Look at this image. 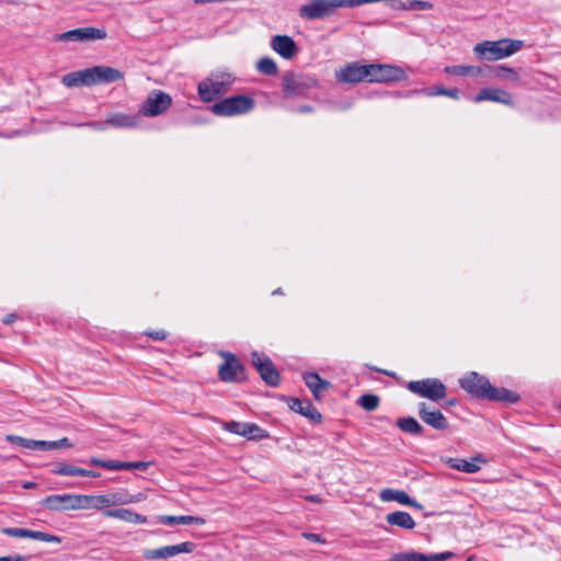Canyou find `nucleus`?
<instances>
[{
  "instance_id": "obj_29",
  "label": "nucleus",
  "mask_w": 561,
  "mask_h": 561,
  "mask_svg": "<svg viewBox=\"0 0 561 561\" xmlns=\"http://www.w3.org/2000/svg\"><path fill=\"white\" fill-rule=\"evenodd\" d=\"M158 520L162 525H204L206 523L205 518L199 516H191V515H182V516H172V515H161L158 517Z\"/></svg>"
},
{
  "instance_id": "obj_54",
  "label": "nucleus",
  "mask_w": 561,
  "mask_h": 561,
  "mask_svg": "<svg viewBox=\"0 0 561 561\" xmlns=\"http://www.w3.org/2000/svg\"><path fill=\"white\" fill-rule=\"evenodd\" d=\"M22 486H23L24 489H33V488H35V486H36V483H35V482H31V481H28V482H24V483L22 484Z\"/></svg>"
},
{
  "instance_id": "obj_5",
  "label": "nucleus",
  "mask_w": 561,
  "mask_h": 561,
  "mask_svg": "<svg viewBox=\"0 0 561 561\" xmlns=\"http://www.w3.org/2000/svg\"><path fill=\"white\" fill-rule=\"evenodd\" d=\"M319 85L318 80L309 75L288 72L282 80L283 92L286 98L305 96Z\"/></svg>"
},
{
  "instance_id": "obj_7",
  "label": "nucleus",
  "mask_w": 561,
  "mask_h": 561,
  "mask_svg": "<svg viewBox=\"0 0 561 561\" xmlns=\"http://www.w3.org/2000/svg\"><path fill=\"white\" fill-rule=\"evenodd\" d=\"M408 389L422 398L431 401H439L446 397V386L437 378L414 380L408 383Z\"/></svg>"
},
{
  "instance_id": "obj_10",
  "label": "nucleus",
  "mask_w": 561,
  "mask_h": 561,
  "mask_svg": "<svg viewBox=\"0 0 561 561\" xmlns=\"http://www.w3.org/2000/svg\"><path fill=\"white\" fill-rule=\"evenodd\" d=\"M335 79L340 83L350 84L368 82V65H362L357 61L348 62L335 71Z\"/></svg>"
},
{
  "instance_id": "obj_30",
  "label": "nucleus",
  "mask_w": 561,
  "mask_h": 561,
  "mask_svg": "<svg viewBox=\"0 0 561 561\" xmlns=\"http://www.w3.org/2000/svg\"><path fill=\"white\" fill-rule=\"evenodd\" d=\"M105 123L113 127L130 128L137 126L138 118L123 113H112L107 116Z\"/></svg>"
},
{
  "instance_id": "obj_45",
  "label": "nucleus",
  "mask_w": 561,
  "mask_h": 561,
  "mask_svg": "<svg viewBox=\"0 0 561 561\" xmlns=\"http://www.w3.org/2000/svg\"><path fill=\"white\" fill-rule=\"evenodd\" d=\"M93 510H104L110 507L107 494L93 495Z\"/></svg>"
},
{
  "instance_id": "obj_9",
  "label": "nucleus",
  "mask_w": 561,
  "mask_h": 561,
  "mask_svg": "<svg viewBox=\"0 0 561 561\" xmlns=\"http://www.w3.org/2000/svg\"><path fill=\"white\" fill-rule=\"evenodd\" d=\"M172 105V98L159 90L152 91L141 104L140 113L147 117L163 114Z\"/></svg>"
},
{
  "instance_id": "obj_21",
  "label": "nucleus",
  "mask_w": 561,
  "mask_h": 561,
  "mask_svg": "<svg viewBox=\"0 0 561 561\" xmlns=\"http://www.w3.org/2000/svg\"><path fill=\"white\" fill-rule=\"evenodd\" d=\"M453 552L446 551L435 554H423L415 551L396 553L390 558V561H446L451 559Z\"/></svg>"
},
{
  "instance_id": "obj_36",
  "label": "nucleus",
  "mask_w": 561,
  "mask_h": 561,
  "mask_svg": "<svg viewBox=\"0 0 561 561\" xmlns=\"http://www.w3.org/2000/svg\"><path fill=\"white\" fill-rule=\"evenodd\" d=\"M256 69L266 76H275L278 72L276 62L270 57L261 58L256 64Z\"/></svg>"
},
{
  "instance_id": "obj_41",
  "label": "nucleus",
  "mask_w": 561,
  "mask_h": 561,
  "mask_svg": "<svg viewBox=\"0 0 561 561\" xmlns=\"http://www.w3.org/2000/svg\"><path fill=\"white\" fill-rule=\"evenodd\" d=\"M149 467V462L146 461H119L117 460V470H146Z\"/></svg>"
},
{
  "instance_id": "obj_16",
  "label": "nucleus",
  "mask_w": 561,
  "mask_h": 561,
  "mask_svg": "<svg viewBox=\"0 0 561 561\" xmlns=\"http://www.w3.org/2000/svg\"><path fill=\"white\" fill-rule=\"evenodd\" d=\"M92 85L112 83L124 79V73L113 67L94 66L89 68Z\"/></svg>"
},
{
  "instance_id": "obj_57",
  "label": "nucleus",
  "mask_w": 561,
  "mask_h": 561,
  "mask_svg": "<svg viewBox=\"0 0 561 561\" xmlns=\"http://www.w3.org/2000/svg\"><path fill=\"white\" fill-rule=\"evenodd\" d=\"M457 403L456 399H451L447 401V405H455Z\"/></svg>"
},
{
  "instance_id": "obj_32",
  "label": "nucleus",
  "mask_w": 561,
  "mask_h": 561,
  "mask_svg": "<svg viewBox=\"0 0 561 561\" xmlns=\"http://www.w3.org/2000/svg\"><path fill=\"white\" fill-rule=\"evenodd\" d=\"M110 506L126 505L140 501L139 495L129 494L127 491L107 493Z\"/></svg>"
},
{
  "instance_id": "obj_56",
  "label": "nucleus",
  "mask_w": 561,
  "mask_h": 561,
  "mask_svg": "<svg viewBox=\"0 0 561 561\" xmlns=\"http://www.w3.org/2000/svg\"><path fill=\"white\" fill-rule=\"evenodd\" d=\"M299 111H300V112H302V113L311 112V111H312V107H311V106H302V107H300V110H299Z\"/></svg>"
},
{
  "instance_id": "obj_46",
  "label": "nucleus",
  "mask_w": 561,
  "mask_h": 561,
  "mask_svg": "<svg viewBox=\"0 0 561 561\" xmlns=\"http://www.w3.org/2000/svg\"><path fill=\"white\" fill-rule=\"evenodd\" d=\"M59 448V445H58V440H51V442H47V440H37V444H36V450H53V449H58Z\"/></svg>"
},
{
  "instance_id": "obj_49",
  "label": "nucleus",
  "mask_w": 561,
  "mask_h": 561,
  "mask_svg": "<svg viewBox=\"0 0 561 561\" xmlns=\"http://www.w3.org/2000/svg\"><path fill=\"white\" fill-rule=\"evenodd\" d=\"M28 560L27 556L22 554H10L5 557H0V561H26Z\"/></svg>"
},
{
  "instance_id": "obj_59",
  "label": "nucleus",
  "mask_w": 561,
  "mask_h": 561,
  "mask_svg": "<svg viewBox=\"0 0 561 561\" xmlns=\"http://www.w3.org/2000/svg\"><path fill=\"white\" fill-rule=\"evenodd\" d=\"M377 370H378V371H381V373H383V374H386V375H390L387 370H379V369H377Z\"/></svg>"
},
{
  "instance_id": "obj_6",
  "label": "nucleus",
  "mask_w": 561,
  "mask_h": 561,
  "mask_svg": "<svg viewBox=\"0 0 561 561\" xmlns=\"http://www.w3.org/2000/svg\"><path fill=\"white\" fill-rule=\"evenodd\" d=\"M408 75L403 68L389 64L368 65L369 83H389L407 80Z\"/></svg>"
},
{
  "instance_id": "obj_1",
  "label": "nucleus",
  "mask_w": 561,
  "mask_h": 561,
  "mask_svg": "<svg viewBox=\"0 0 561 561\" xmlns=\"http://www.w3.org/2000/svg\"><path fill=\"white\" fill-rule=\"evenodd\" d=\"M460 387L472 397L479 399H488L491 401H499L504 403H516L519 401V396L506 388L493 387L489 379L476 371L467 374L459 380Z\"/></svg>"
},
{
  "instance_id": "obj_34",
  "label": "nucleus",
  "mask_w": 561,
  "mask_h": 561,
  "mask_svg": "<svg viewBox=\"0 0 561 561\" xmlns=\"http://www.w3.org/2000/svg\"><path fill=\"white\" fill-rule=\"evenodd\" d=\"M444 71L450 76L462 77V76H468V75H479L481 72V69L479 67H474V66L457 65V66H446Z\"/></svg>"
},
{
  "instance_id": "obj_44",
  "label": "nucleus",
  "mask_w": 561,
  "mask_h": 561,
  "mask_svg": "<svg viewBox=\"0 0 561 561\" xmlns=\"http://www.w3.org/2000/svg\"><path fill=\"white\" fill-rule=\"evenodd\" d=\"M332 14L337 8H356V0H328Z\"/></svg>"
},
{
  "instance_id": "obj_58",
  "label": "nucleus",
  "mask_w": 561,
  "mask_h": 561,
  "mask_svg": "<svg viewBox=\"0 0 561 561\" xmlns=\"http://www.w3.org/2000/svg\"><path fill=\"white\" fill-rule=\"evenodd\" d=\"M280 293H282V291H280V288H278V289H276V290H274V291H273V295L280 294Z\"/></svg>"
},
{
  "instance_id": "obj_13",
  "label": "nucleus",
  "mask_w": 561,
  "mask_h": 561,
  "mask_svg": "<svg viewBox=\"0 0 561 561\" xmlns=\"http://www.w3.org/2000/svg\"><path fill=\"white\" fill-rule=\"evenodd\" d=\"M194 549V542L184 541L173 546H165L158 549L145 550L142 557L147 560L168 559L179 553H191Z\"/></svg>"
},
{
  "instance_id": "obj_48",
  "label": "nucleus",
  "mask_w": 561,
  "mask_h": 561,
  "mask_svg": "<svg viewBox=\"0 0 561 561\" xmlns=\"http://www.w3.org/2000/svg\"><path fill=\"white\" fill-rule=\"evenodd\" d=\"M147 335L153 339L154 341H163L167 339L168 333L164 330L149 331Z\"/></svg>"
},
{
  "instance_id": "obj_17",
  "label": "nucleus",
  "mask_w": 561,
  "mask_h": 561,
  "mask_svg": "<svg viewBox=\"0 0 561 561\" xmlns=\"http://www.w3.org/2000/svg\"><path fill=\"white\" fill-rule=\"evenodd\" d=\"M41 506L54 512L75 511V494H53L41 501Z\"/></svg>"
},
{
  "instance_id": "obj_22",
  "label": "nucleus",
  "mask_w": 561,
  "mask_h": 561,
  "mask_svg": "<svg viewBox=\"0 0 561 561\" xmlns=\"http://www.w3.org/2000/svg\"><path fill=\"white\" fill-rule=\"evenodd\" d=\"M272 48L285 59H291L298 51L295 41L287 35H275L271 41Z\"/></svg>"
},
{
  "instance_id": "obj_24",
  "label": "nucleus",
  "mask_w": 561,
  "mask_h": 561,
  "mask_svg": "<svg viewBox=\"0 0 561 561\" xmlns=\"http://www.w3.org/2000/svg\"><path fill=\"white\" fill-rule=\"evenodd\" d=\"M485 460L482 456H476L471 461H468L462 458H448L446 463L449 468L466 472V473H476L481 467L479 463H484Z\"/></svg>"
},
{
  "instance_id": "obj_25",
  "label": "nucleus",
  "mask_w": 561,
  "mask_h": 561,
  "mask_svg": "<svg viewBox=\"0 0 561 561\" xmlns=\"http://www.w3.org/2000/svg\"><path fill=\"white\" fill-rule=\"evenodd\" d=\"M304 381L317 400L321 398L323 391L331 388L330 381L322 379L317 373L304 374Z\"/></svg>"
},
{
  "instance_id": "obj_50",
  "label": "nucleus",
  "mask_w": 561,
  "mask_h": 561,
  "mask_svg": "<svg viewBox=\"0 0 561 561\" xmlns=\"http://www.w3.org/2000/svg\"><path fill=\"white\" fill-rule=\"evenodd\" d=\"M413 7L419 10H428L432 8V3L426 1H415L413 3Z\"/></svg>"
},
{
  "instance_id": "obj_12",
  "label": "nucleus",
  "mask_w": 561,
  "mask_h": 561,
  "mask_svg": "<svg viewBox=\"0 0 561 561\" xmlns=\"http://www.w3.org/2000/svg\"><path fill=\"white\" fill-rule=\"evenodd\" d=\"M107 33L104 28L96 27H80L71 31L64 32L57 35V39L60 42H89L95 39H105Z\"/></svg>"
},
{
  "instance_id": "obj_39",
  "label": "nucleus",
  "mask_w": 561,
  "mask_h": 561,
  "mask_svg": "<svg viewBox=\"0 0 561 561\" xmlns=\"http://www.w3.org/2000/svg\"><path fill=\"white\" fill-rule=\"evenodd\" d=\"M5 440L12 444H16L23 448L36 450V439L24 438L18 435H7Z\"/></svg>"
},
{
  "instance_id": "obj_51",
  "label": "nucleus",
  "mask_w": 561,
  "mask_h": 561,
  "mask_svg": "<svg viewBox=\"0 0 561 561\" xmlns=\"http://www.w3.org/2000/svg\"><path fill=\"white\" fill-rule=\"evenodd\" d=\"M80 477L99 478L100 473L93 470L80 469Z\"/></svg>"
},
{
  "instance_id": "obj_28",
  "label": "nucleus",
  "mask_w": 561,
  "mask_h": 561,
  "mask_svg": "<svg viewBox=\"0 0 561 561\" xmlns=\"http://www.w3.org/2000/svg\"><path fill=\"white\" fill-rule=\"evenodd\" d=\"M386 520L391 526H398L403 529H413L415 527V522L410 513L403 511H396L389 513L386 516Z\"/></svg>"
},
{
  "instance_id": "obj_20",
  "label": "nucleus",
  "mask_w": 561,
  "mask_h": 561,
  "mask_svg": "<svg viewBox=\"0 0 561 561\" xmlns=\"http://www.w3.org/2000/svg\"><path fill=\"white\" fill-rule=\"evenodd\" d=\"M492 101L513 106L512 94L499 88H484L474 96V102Z\"/></svg>"
},
{
  "instance_id": "obj_40",
  "label": "nucleus",
  "mask_w": 561,
  "mask_h": 561,
  "mask_svg": "<svg viewBox=\"0 0 561 561\" xmlns=\"http://www.w3.org/2000/svg\"><path fill=\"white\" fill-rule=\"evenodd\" d=\"M93 495L75 494V511L93 510Z\"/></svg>"
},
{
  "instance_id": "obj_42",
  "label": "nucleus",
  "mask_w": 561,
  "mask_h": 561,
  "mask_svg": "<svg viewBox=\"0 0 561 561\" xmlns=\"http://www.w3.org/2000/svg\"><path fill=\"white\" fill-rule=\"evenodd\" d=\"M425 94L427 96L445 95V96H449L451 99H458L459 98L458 89L436 88L434 90L426 91Z\"/></svg>"
},
{
  "instance_id": "obj_23",
  "label": "nucleus",
  "mask_w": 561,
  "mask_h": 561,
  "mask_svg": "<svg viewBox=\"0 0 561 561\" xmlns=\"http://www.w3.org/2000/svg\"><path fill=\"white\" fill-rule=\"evenodd\" d=\"M290 409L307 419H309L313 423H320L322 420L321 413L313 407V404L309 400H300V399H291L289 404Z\"/></svg>"
},
{
  "instance_id": "obj_19",
  "label": "nucleus",
  "mask_w": 561,
  "mask_h": 561,
  "mask_svg": "<svg viewBox=\"0 0 561 561\" xmlns=\"http://www.w3.org/2000/svg\"><path fill=\"white\" fill-rule=\"evenodd\" d=\"M299 15L306 20L323 19L332 15L328 0H314L299 9Z\"/></svg>"
},
{
  "instance_id": "obj_55",
  "label": "nucleus",
  "mask_w": 561,
  "mask_h": 561,
  "mask_svg": "<svg viewBox=\"0 0 561 561\" xmlns=\"http://www.w3.org/2000/svg\"><path fill=\"white\" fill-rule=\"evenodd\" d=\"M412 503L413 504H407L408 506H412V507H415L417 510H422L423 508V505L417 503L415 500L412 499Z\"/></svg>"
},
{
  "instance_id": "obj_37",
  "label": "nucleus",
  "mask_w": 561,
  "mask_h": 561,
  "mask_svg": "<svg viewBox=\"0 0 561 561\" xmlns=\"http://www.w3.org/2000/svg\"><path fill=\"white\" fill-rule=\"evenodd\" d=\"M493 76L497 79L517 81L519 79L518 72L506 66H496L493 68Z\"/></svg>"
},
{
  "instance_id": "obj_3",
  "label": "nucleus",
  "mask_w": 561,
  "mask_h": 561,
  "mask_svg": "<svg viewBox=\"0 0 561 561\" xmlns=\"http://www.w3.org/2000/svg\"><path fill=\"white\" fill-rule=\"evenodd\" d=\"M523 46V41L503 38L479 43L474 46L473 51L479 59L492 61L510 57L520 50Z\"/></svg>"
},
{
  "instance_id": "obj_14",
  "label": "nucleus",
  "mask_w": 561,
  "mask_h": 561,
  "mask_svg": "<svg viewBox=\"0 0 561 561\" xmlns=\"http://www.w3.org/2000/svg\"><path fill=\"white\" fill-rule=\"evenodd\" d=\"M419 416L426 425L436 431H445L449 426L446 416L439 410L431 408L425 402L419 403Z\"/></svg>"
},
{
  "instance_id": "obj_8",
  "label": "nucleus",
  "mask_w": 561,
  "mask_h": 561,
  "mask_svg": "<svg viewBox=\"0 0 561 561\" xmlns=\"http://www.w3.org/2000/svg\"><path fill=\"white\" fill-rule=\"evenodd\" d=\"M225 362L219 366L218 376L225 382H241L245 379L244 366L239 358L230 352H221Z\"/></svg>"
},
{
  "instance_id": "obj_26",
  "label": "nucleus",
  "mask_w": 561,
  "mask_h": 561,
  "mask_svg": "<svg viewBox=\"0 0 561 561\" xmlns=\"http://www.w3.org/2000/svg\"><path fill=\"white\" fill-rule=\"evenodd\" d=\"M106 517L117 518L130 524H146L147 517L127 508L106 510L103 513Z\"/></svg>"
},
{
  "instance_id": "obj_31",
  "label": "nucleus",
  "mask_w": 561,
  "mask_h": 561,
  "mask_svg": "<svg viewBox=\"0 0 561 561\" xmlns=\"http://www.w3.org/2000/svg\"><path fill=\"white\" fill-rule=\"evenodd\" d=\"M379 497L383 502L396 501L402 505L413 504L412 497L407 492L393 489L381 490Z\"/></svg>"
},
{
  "instance_id": "obj_52",
  "label": "nucleus",
  "mask_w": 561,
  "mask_h": 561,
  "mask_svg": "<svg viewBox=\"0 0 561 561\" xmlns=\"http://www.w3.org/2000/svg\"><path fill=\"white\" fill-rule=\"evenodd\" d=\"M59 448H69L72 447V444L69 442L68 438L64 437L58 440Z\"/></svg>"
},
{
  "instance_id": "obj_43",
  "label": "nucleus",
  "mask_w": 561,
  "mask_h": 561,
  "mask_svg": "<svg viewBox=\"0 0 561 561\" xmlns=\"http://www.w3.org/2000/svg\"><path fill=\"white\" fill-rule=\"evenodd\" d=\"M89 462L93 466L101 467L107 470H117V460H103L92 457Z\"/></svg>"
},
{
  "instance_id": "obj_2",
  "label": "nucleus",
  "mask_w": 561,
  "mask_h": 561,
  "mask_svg": "<svg viewBox=\"0 0 561 561\" xmlns=\"http://www.w3.org/2000/svg\"><path fill=\"white\" fill-rule=\"evenodd\" d=\"M236 77L227 71H213L197 84V94L202 102L210 103L227 94Z\"/></svg>"
},
{
  "instance_id": "obj_18",
  "label": "nucleus",
  "mask_w": 561,
  "mask_h": 561,
  "mask_svg": "<svg viewBox=\"0 0 561 561\" xmlns=\"http://www.w3.org/2000/svg\"><path fill=\"white\" fill-rule=\"evenodd\" d=\"M225 428L230 433L244 436L249 439H261L267 436L264 430L254 423L229 422Z\"/></svg>"
},
{
  "instance_id": "obj_38",
  "label": "nucleus",
  "mask_w": 561,
  "mask_h": 561,
  "mask_svg": "<svg viewBox=\"0 0 561 561\" xmlns=\"http://www.w3.org/2000/svg\"><path fill=\"white\" fill-rule=\"evenodd\" d=\"M380 402V399L378 396L373 393H365L359 397L358 404L365 410V411H374L378 408Z\"/></svg>"
},
{
  "instance_id": "obj_15",
  "label": "nucleus",
  "mask_w": 561,
  "mask_h": 561,
  "mask_svg": "<svg viewBox=\"0 0 561 561\" xmlns=\"http://www.w3.org/2000/svg\"><path fill=\"white\" fill-rule=\"evenodd\" d=\"M1 533L10 537L31 538L34 540H41L45 542L60 543L62 541V539L59 536L25 528L3 527L1 528Z\"/></svg>"
},
{
  "instance_id": "obj_47",
  "label": "nucleus",
  "mask_w": 561,
  "mask_h": 561,
  "mask_svg": "<svg viewBox=\"0 0 561 561\" xmlns=\"http://www.w3.org/2000/svg\"><path fill=\"white\" fill-rule=\"evenodd\" d=\"M302 537L312 542H317V543H325L327 542V540L321 535L314 534V533H304Z\"/></svg>"
},
{
  "instance_id": "obj_4",
  "label": "nucleus",
  "mask_w": 561,
  "mask_h": 561,
  "mask_svg": "<svg viewBox=\"0 0 561 561\" xmlns=\"http://www.w3.org/2000/svg\"><path fill=\"white\" fill-rule=\"evenodd\" d=\"M255 105L252 96L245 94L225 98L211 105L210 112L217 116L231 117L250 113Z\"/></svg>"
},
{
  "instance_id": "obj_33",
  "label": "nucleus",
  "mask_w": 561,
  "mask_h": 561,
  "mask_svg": "<svg viewBox=\"0 0 561 561\" xmlns=\"http://www.w3.org/2000/svg\"><path fill=\"white\" fill-rule=\"evenodd\" d=\"M397 426L400 431L411 435H421L423 433L422 425L412 416L399 419Z\"/></svg>"
},
{
  "instance_id": "obj_11",
  "label": "nucleus",
  "mask_w": 561,
  "mask_h": 561,
  "mask_svg": "<svg viewBox=\"0 0 561 561\" xmlns=\"http://www.w3.org/2000/svg\"><path fill=\"white\" fill-rule=\"evenodd\" d=\"M252 363L266 385L271 387L278 386L280 377L270 357L254 352L252 354Z\"/></svg>"
},
{
  "instance_id": "obj_35",
  "label": "nucleus",
  "mask_w": 561,
  "mask_h": 561,
  "mask_svg": "<svg viewBox=\"0 0 561 561\" xmlns=\"http://www.w3.org/2000/svg\"><path fill=\"white\" fill-rule=\"evenodd\" d=\"M80 469L81 468L76 467L70 463L57 462L54 465V467L51 469V473L57 474V476H69V477L79 476L80 477Z\"/></svg>"
},
{
  "instance_id": "obj_53",
  "label": "nucleus",
  "mask_w": 561,
  "mask_h": 561,
  "mask_svg": "<svg viewBox=\"0 0 561 561\" xmlns=\"http://www.w3.org/2000/svg\"><path fill=\"white\" fill-rule=\"evenodd\" d=\"M14 320H15V316L11 313V314H7V316L4 317L3 322H4L5 324H10V323H12Z\"/></svg>"
},
{
  "instance_id": "obj_27",
  "label": "nucleus",
  "mask_w": 561,
  "mask_h": 561,
  "mask_svg": "<svg viewBox=\"0 0 561 561\" xmlns=\"http://www.w3.org/2000/svg\"><path fill=\"white\" fill-rule=\"evenodd\" d=\"M90 80H91V77H90L89 68H85L82 70L72 71V72L65 75L61 78V83L67 88H75V87H82V85L91 87L92 83Z\"/></svg>"
}]
</instances>
